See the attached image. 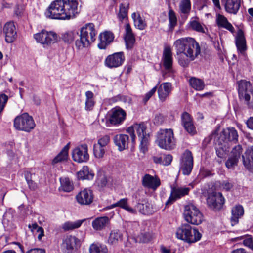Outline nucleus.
Returning <instances> with one entry per match:
<instances>
[{
	"label": "nucleus",
	"mask_w": 253,
	"mask_h": 253,
	"mask_svg": "<svg viewBox=\"0 0 253 253\" xmlns=\"http://www.w3.org/2000/svg\"><path fill=\"white\" fill-rule=\"evenodd\" d=\"M173 44L178 56V63L183 67H188L190 62L200 54V46L193 38H181L176 40Z\"/></svg>",
	"instance_id": "obj_1"
},
{
	"label": "nucleus",
	"mask_w": 253,
	"mask_h": 253,
	"mask_svg": "<svg viewBox=\"0 0 253 253\" xmlns=\"http://www.w3.org/2000/svg\"><path fill=\"white\" fill-rule=\"evenodd\" d=\"M77 0H56L52 2L45 12L48 18L69 20L78 13Z\"/></svg>",
	"instance_id": "obj_2"
},
{
	"label": "nucleus",
	"mask_w": 253,
	"mask_h": 253,
	"mask_svg": "<svg viewBox=\"0 0 253 253\" xmlns=\"http://www.w3.org/2000/svg\"><path fill=\"white\" fill-rule=\"evenodd\" d=\"M146 125L144 123H141L134 124L126 129V132L130 135L132 145L135 143L136 136L134 132L136 131L140 142V150L143 153L147 151L150 142V134L146 132Z\"/></svg>",
	"instance_id": "obj_3"
},
{
	"label": "nucleus",
	"mask_w": 253,
	"mask_h": 253,
	"mask_svg": "<svg viewBox=\"0 0 253 253\" xmlns=\"http://www.w3.org/2000/svg\"><path fill=\"white\" fill-rule=\"evenodd\" d=\"M178 239L188 243H194L199 241L202 234L196 228H192L188 223L182 224L179 227L176 233Z\"/></svg>",
	"instance_id": "obj_4"
},
{
	"label": "nucleus",
	"mask_w": 253,
	"mask_h": 253,
	"mask_svg": "<svg viewBox=\"0 0 253 253\" xmlns=\"http://www.w3.org/2000/svg\"><path fill=\"white\" fill-rule=\"evenodd\" d=\"M156 142L162 149L168 150L173 149L176 144L173 130L171 128L160 129L157 133Z\"/></svg>",
	"instance_id": "obj_5"
},
{
	"label": "nucleus",
	"mask_w": 253,
	"mask_h": 253,
	"mask_svg": "<svg viewBox=\"0 0 253 253\" xmlns=\"http://www.w3.org/2000/svg\"><path fill=\"white\" fill-rule=\"evenodd\" d=\"M183 215L185 221L193 225H198L204 220L203 214L193 203L185 206Z\"/></svg>",
	"instance_id": "obj_6"
},
{
	"label": "nucleus",
	"mask_w": 253,
	"mask_h": 253,
	"mask_svg": "<svg viewBox=\"0 0 253 253\" xmlns=\"http://www.w3.org/2000/svg\"><path fill=\"white\" fill-rule=\"evenodd\" d=\"M32 117L27 113L17 116L14 120V126L16 129L27 132H30L35 126Z\"/></svg>",
	"instance_id": "obj_7"
},
{
	"label": "nucleus",
	"mask_w": 253,
	"mask_h": 253,
	"mask_svg": "<svg viewBox=\"0 0 253 253\" xmlns=\"http://www.w3.org/2000/svg\"><path fill=\"white\" fill-rule=\"evenodd\" d=\"M34 37L37 42L46 47L57 41V35L53 31H47L45 30L34 34Z\"/></svg>",
	"instance_id": "obj_8"
},
{
	"label": "nucleus",
	"mask_w": 253,
	"mask_h": 253,
	"mask_svg": "<svg viewBox=\"0 0 253 253\" xmlns=\"http://www.w3.org/2000/svg\"><path fill=\"white\" fill-rule=\"evenodd\" d=\"M225 199L220 192L215 191L209 193L207 203L209 208L214 211H218L223 208Z\"/></svg>",
	"instance_id": "obj_9"
},
{
	"label": "nucleus",
	"mask_w": 253,
	"mask_h": 253,
	"mask_svg": "<svg viewBox=\"0 0 253 253\" xmlns=\"http://www.w3.org/2000/svg\"><path fill=\"white\" fill-rule=\"evenodd\" d=\"M194 160L192 152L186 149L180 159V169L185 175H189L193 169Z\"/></svg>",
	"instance_id": "obj_10"
},
{
	"label": "nucleus",
	"mask_w": 253,
	"mask_h": 253,
	"mask_svg": "<svg viewBox=\"0 0 253 253\" xmlns=\"http://www.w3.org/2000/svg\"><path fill=\"white\" fill-rule=\"evenodd\" d=\"M170 195L166 202V206H169L173 203L176 200L187 195L190 191V188L179 187L177 185H171Z\"/></svg>",
	"instance_id": "obj_11"
},
{
	"label": "nucleus",
	"mask_w": 253,
	"mask_h": 253,
	"mask_svg": "<svg viewBox=\"0 0 253 253\" xmlns=\"http://www.w3.org/2000/svg\"><path fill=\"white\" fill-rule=\"evenodd\" d=\"M126 113L125 110L119 107H116L111 110V114L107 120V126H118L121 124L125 120Z\"/></svg>",
	"instance_id": "obj_12"
},
{
	"label": "nucleus",
	"mask_w": 253,
	"mask_h": 253,
	"mask_svg": "<svg viewBox=\"0 0 253 253\" xmlns=\"http://www.w3.org/2000/svg\"><path fill=\"white\" fill-rule=\"evenodd\" d=\"M238 134L234 127H227L224 129L220 134L217 140L229 146V143H236L238 142Z\"/></svg>",
	"instance_id": "obj_13"
},
{
	"label": "nucleus",
	"mask_w": 253,
	"mask_h": 253,
	"mask_svg": "<svg viewBox=\"0 0 253 253\" xmlns=\"http://www.w3.org/2000/svg\"><path fill=\"white\" fill-rule=\"evenodd\" d=\"M72 158L78 163L87 162L89 158L87 144H83L78 146L72 151Z\"/></svg>",
	"instance_id": "obj_14"
},
{
	"label": "nucleus",
	"mask_w": 253,
	"mask_h": 253,
	"mask_svg": "<svg viewBox=\"0 0 253 253\" xmlns=\"http://www.w3.org/2000/svg\"><path fill=\"white\" fill-rule=\"evenodd\" d=\"M125 60L123 52H118L108 55L104 61L105 65L109 68L119 67L123 65Z\"/></svg>",
	"instance_id": "obj_15"
},
{
	"label": "nucleus",
	"mask_w": 253,
	"mask_h": 253,
	"mask_svg": "<svg viewBox=\"0 0 253 253\" xmlns=\"http://www.w3.org/2000/svg\"><path fill=\"white\" fill-rule=\"evenodd\" d=\"M243 149L240 145L235 146L231 152L230 155L225 163L226 167L233 169L238 165L239 160L242 154Z\"/></svg>",
	"instance_id": "obj_16"
},
{
	"label": "nucleus",
	"mask_w": 253,
	"mask_h": 253,
	"mask_svg": "<svg viewBox=\"0 0 253 253\" xmlns=\"http://www.w3.org/2000/svg\"><path fill=\"white\" fill-rule=\"evenodd\" d=\"M157 92L159 101L161 102H165L171 94L173 87L171 84L169 82H165L157 86Z\"/></svg>",
	"instance_id": "obj_17"
},
{
	"label": "nucleus",
	"mask_w": 253,
	"mask_h": 253,
	"mask_svg": "<svg viewBox=\"0 0 253 253\" xmlns=\"http://www.w3.org/2000/svg\"><path fill=\"white\" fill-rule=\"evenodd\" d=\"M5 42L7 43L13 42L17 38V31L13 22L6 23L3 27Z\"/></svg>",
	"instance_id": "obj_18"
},
{
	"label": "nucleus",
	"mask_w": 253,
	"mask_h": 253,
	"mask_svg": "<svg viewBox=\"0 0 253 253\" xmlns=\"http://www.w3.org/2000/svg\"><path fill=\"white\" fill-rule=\"evenodd\" d=\"M76 199L79 204L88 205L93 201V195L92 191L90 189L85 188L76 195Z\"/></svg>",
	"instance_id": "obj_19"
},
{
	"label": "nucleus",
	"mask_w": 253,
	"mask_h": 253,
	"mask_svg": "<svg viewBox=\"0 0 253 253\" xmlns=\"http://www.w3.org/2000/svg\"><path fill=\"white\" fill-rule=\"evenodd\" d=\"M125 29L124 40L126 47L127 50H131L133 48L135 43V37L132 32V30L129 23H126V24Z\"/></svg>",
	"instance_id": "obj_20"
},
{
	"label": "nucleus",
	"mask_w": 253,
	"mask_h": 253,
	"mask_svg": "<svg viewBox=\"0 0 253 253\" xmlns=\"http://www.w3.org/2000/svg\"><path fill=\"white\" fill-rule=\"evenodd\" d=\"M181 119L182 125L185 130L191 135L195 134L196 133V127L191 115L187 112H184L181 114Z\"/></svg>",
	"instance_id": "obj_21"
},
{
	"label": "nucleus",
	"mask_w": 253,
	"mask_h": 253,
	"mask_svg": "<svg viewBox=\"0 0 253 253\" xmlns=\"http://www.w3.org/2000/svg\"><path fill=\"white\" fill-rule=\"evenodd\" d=\"M162 61L165 69L169 73H172L173 58L172 52L169 47L164 49Z\"/></svg>",
	"instance_id": "obj_22"
},
{
	"label": "nucleus",
	"mask_w": 253,
	"mask_h": 253,
	"mask_svg": "<svg viewBox=\"0 0 253 253\" xmlns=\"http://www.w3.org/2000/svg\"><path fill=\"white\" fill-rule=\"evenodd\" d=\"M238 95L240 99H244L245 101L250 100V95L248 93V90L251 86L250 82L241 80L238 82Z\"/></svg>",
	"instance_id": "obj_23"
},
{
	"label": "nucleus",
	"mask_w": 253,
	"mask_h": 253,
	"mask_svg": "<svg viewBox=\"0 0 253 253\" xmlns=\"http://www.w3.org/2000/svg\"><path fill=\"white\" fill-rule=\"evenodd\" d=\"M63 246L67 249L68 253H71L73 250H78L81 245L80 239L74 236H68L63 241Z\"/></svg>",
	"instance_id": "obj_24"
},
{
	"label": "nucleus",
	"mask_w": 253,
	"mask_h": 253,
	"mask_svg": "<svg viewBox=\"0 0 253 253\" xmlns=\"http://www.w3.org/2000/svg\"><path fill=\"white\" fill-rule=\"evenodd\" d=\"M80 33L82 36H84V34H85V37L88 40L89 42L91 44L95 40L97 32L95 29L94 25L92 23H89L81 28Z\"/></svg>",
	"instance_id": "obj_25"
},
{
	"label": "nucleus",
	"mask_w": 253,
	"mask_h": 253,
	"mask_svg": "<svg viewBox=\"0 0 253 253\" xmlns=\"http://www.w3.org/2000/svg\"><path fill=\"white\" fill-rule=\"evenodd\" d=\"M114 34L108 31H104L99 35L100 42L98 44V47L100 49H105L113 41Z\"/></svg>",
	"instance_id": "obj_26"
},
{
	"label": "nucleus",
	"mask_w": 253,
	"mask_h": 253,
	"mask_svg": "<svg viewBox=\"0 0 253 253\" xmlns=\"http://www.w3.org/2000/svg\"><path fill=\"white\" fill-rule=\"evenodd\" d=\"M142 185L145 188L155 190L160 186V180L149 174H146L142 178Z\"/></svg>",
	"instance_id": "obj_27"
},
{
	"label": "nucleus",
	"mask_w": 253,
	"mask_h": 253,
	"mask_svg": "<svg viewBox=\"0 0 253 253\" xmlns=\"http://www.w3.org/2000/svg\"><path fill=\"white\" fill-rule=\"evenodd\" d=\"M115 145L118 147L119 151H122L128 148L129 142L128 135L124 134L116 135L113 138Z\"/></svg>",
	"instance_id": "obj_28"
},
{
	"label": "nucleus",
	"mask_w": 253,
	"mask_h": 253,
	"mask_svg": "<svg viewBox=\"0 0 253 253\" xmlns=\"http://www.w3.org/2000/svg\"><path fill=\"white\" fill-rule=\"evenodd\" d=\"M242 156L244 166L249 170H253V146L249 147Z\"/></svg>",
	"instance_id": "obj_29"
},
{
	"label": "nucleus",
	"mask_w": 253,
	"mask_h": 253,
	"mask_svg": "<svg viewBox=\"0 0 253 253\" xmlns=\"http://www.w3.org/2000/svg\"><path fill=\"white\" fill-rule=\"evenodd\" d=\"M241 6V0H226L224 7L225 11L229 13L236 15Z\"/></svg>",
	"instance_id": "obj_30"
},
{
	"label": "nucleus",
	"mask_w": 253,
	"mask_h": 253,
	"mask_svg": "<svg viewBox=\"0 0 253 253\" xmlns=\"http://www.w3.org/2000/svg\"><path fill=\"white\" fill-rule=\"evenodd\" d=\"M215 22L218 28H225L232 33L234 32V28L224 15L220 14H216Z\"/></svg>",
	"instance_id": "obj_31"
},
{
	"label": "nucleus",
	"mask_w": 253,
	"mask_h": 253,
	"mask_svg": "<svg viewBox=\"0 0 253 253\" xmlns=\"http://www.w3.org/2000/svg\"><path fill=\"white\" fill-rule=\"evenodd\" d=\"M244 210L242 206L240 205H236L231 210V217L230 221L232 226H234L238 223L239 219L244 214Z\"/></svg>",
	"instance_id": "obj_32"
},
{
	"label": "nucleus",
	"mask_w": 253,
	"mask_h": 253,
	"mask_svg": "<svg viewBox=\"0 0 253 253\" xmlns=\"http://www.w3.org/2000/svg\"><path fill=\"white\" fill-rule=\"evenodd\" d=\"M236 45L238 50L241 53H244L247 49L246 42L244 33L240 30L236 37Z\"/></svg>",
	"instance_id": "obj_33"
},
{
	"label": "nucleus",
	"mask_w": 253,
	"mask_h": 253,
	"mask_svg": "<svg viewBox=\"0 0 253 253\" xmlns=\"http://www.w3.org/2000/svg\"><path fill=\"white\" fill-rule=\"evenodd\" d=\"M131 17L133 20L134 26L136 28L143 30L147 26V24L145 20L142 17L138 12H134L131 15Z\"/></svg>",
	"instance_id": "obj_34"
},
{
	"label": "nucleus",
	"mask_w": 253,
	"mask_h": 253,
	"mask_svg": "<svg viewBox=\"0 0 253 253\" xmlns=\"http://www.w3.org/2000/svg\"><path fill=\"white\" fill-rule=\"evenodd\" d=\"M60 186L59 187V191L70 192L74 189L73 181L67 177H60L59 179Z\"/></svg>",
	"instance_id": "obj_35"
},
{
	"label": "nucleus",
	"mask_w": 253,
	"mask_h": 253,
	"mask_svg": "<svg viewBox=\"0 0 253 253\" xmlns=\"http://www.w3.org/2000/svg\"><path fill=\"white\" fill-rule=\"evenodd\" d=\"M109 222V218L107 216L97 217L92 221V226L95 230H101L106 226Z\"/></svg>",
	"instance_id": "obj_36"
},
{
	"label": "nucleus",
	"mask_w": 253,
	"mask_h": 253,
	"mask_svg": "<svg viewBox=\"0 0 253 253\" xmlns=\"http://www.w3.org/2000/svg\"><path fill=\"white\" fill-rule=\"evenodd\" d=\"M123 239V234L118 229H114L111 231L108 240L109 244L113 245L117 244Z\"/></svg>",
	"instance_id": "obj_37"
},
{
	"label": "nucleus",
	"mask_w": 253,
	"mask_h": 253,
	"mask_svg": "<svg viewBox=\"0 0 253 253\" xmlns=\"http://www.w3.org/2000/svg\"><path fill=\"white\" fill-rule=\"evenodd\" d=\"M85 220V219L78 220L75 221H67L62 225V228L64 231L73 230L81 227L83 222Z\"/></svg>",
	"instance_id": "obj_38"
},
{
	"label": "nucleus",
	"mask_w": 253,
	"mask_h": 253,
	"mask_svg": "<svg viewBox=\"0 0 253 253\" xmlns=\"http://www.w3.org/2000/svg\"><path fill=\"white\" fill-rule=\"evenodd\" d=\"M77 176L79 179L91 180L93 179L94 174L91 171H89L88 166H84L83 167L82 169L78 172Z\"/></svg>",
	"instance_id": "obj_39"
},
{
	"label": "nucleus",
	"mask_w": 253,
	"mask_h": 253,
	"mask_svg": "<svg viewBox=\"0 0 253 253\" xmlns=\"http://www.w3.org/2000/svg\"><path fill=\"white\" fill-rule=\"evenodd\" d=\"M216 155L220 158H224L226 157L227 152L228 151L229 146L218 140L216 141Z\"/></svg>",
	"instance_id": "obj_40"
},
{
	"label": "nucleus",
	"mask_w": 253,
	"mask_h": 253,
	"mask_svg": "<svg viewBox=\"0 0 253 253\" xmlns=\"http://www.w3.org/2000/svg\"><path fill=\"white\" fill-rule=\"evenodd\" d=\"M111 207L112 208L116 207H120L131 213H135L136 212L135 210L128 206L127 198H122L120 199L117 202L112 204Z\"/></svg>",
	"instance_id": "obj_41"
},
{
	"label": "nucleus",
	"mask_w": 253,
	"mask_h": 253,
	"mask_svg": "<svg viewBox=\"0 0 253 253\" xmlns=\"http://www.w3.org/2000/svg\"><path fill=\"white\" fill-rule=\"evenodd\" d=\"M69 149V144L65 145L60 152L53 159L52 164H55L59 162L66 160L68 156V150Z\"/></svg>",
	"instance_id": "obj_42"
},
{
	"label": "nucleus",
	"mask_w": 253,
	"mask_h": 253,
	"mask_svg": "<svg viewBox=\"0 0 253 253\" xmlns=\"http://www.w3.org/2000/svg\"><path fill=\"white\" fill-rule=\"evenodd\" d=\"M179 12L186 17L189 15L191 9L190 0H181L179 5Z\"/></svg>",
	"instance_id": "obj_43"
},
{
	"label": "nucleus",
	"mask_w": 253,
	"mask_h": 253,
	"mask_svg": "<svg viewBox=\"0 0 253 253\" xmlns=\"http://www.w3.org/2000/svg\"><path fill=\"white\" fill-rule=\"evenodd\" d=\"M128 8L129 4H120L119 11L117 14V17L119 21L122 22L123 20H127Z\"/></svg>",
	"instance_id": "obj_44"
},
{
	"label": "nucleus",
	"mask_w": 253,
	"mask_h": 253,
	"mask_svg": "<svg viewBox=\"0 0 253 253\" xmlns=\"http://www.w3.org/2000/svg\"><path fill=\"white\" fill-rule=\"evenodd\" d=\"M85 109L86 111H91L95 104L94 100V94L91 91H87L85 93Z\"/></svg>",
	"instance_id": "obj_45"
},
{
	"label": "nucleus",
	"mask_w": 253,
	"mask_h": 253,
	"mask_svg": "<svg viewBox=\"0 0 253 253\" xmlns=\"http://www.w3.org/2000/svg\"><path fill=\"white\" fill-rule=\"evenodd\" d=\"M84 35H85V34H84ZM79 36V39H77L75 41V46L78 49H82L90 45V43L89 42L88 40H87L85 37V36H82L80 33Z\"/></svg>",
	"instance_id": "obj_46"
},
{
	"label": "nucleus",
	"mask_w": 253,
	"mask_h": 253,
	"mask_svg": "<svg viewBox=\"0 0 253 253\" xmlns=\"http://www.w3.org/2000/svg\"><path fill=\"white\" fill-rule=\"evenodd\" d=\"M189 82L191 86L198 91L203 90L205 87L204 82L202 80L196 78H191Z\"/></svg>",
	"instance_id": "obj_47"
},
{
	"label": "nucleus",
	"mask_w": 253,
	"mask_h": 253,
	"mask_svg": "<svg viewBox=\"0 0 253 253\" xmlns=\"http://www.w3.org/2000/svg\"><path fill=\"white\" fill-rule=\"evenodd\" d=\"M169 18V28L171 31H172L177 25V17L175 12L171 9H169L168 12Z\"/></svg>",
	"instance_id": "obj_48"
},
{
	"label": "nucleus",
	"mask_w": 253,
	"mask_h": 253,
	"mask_svg": "<svg viewBox=\"0 0 253 253\" xmlns=\"http://www.w3.org/2000/svg\"><path fill=\"white\" fill-rule=\"evenodd\" d=\"M79 34L76 31H68L62 36V40L68 43H71L75 39L78 37Z\"/></svg>",
	"instance_id": "obj_49"
},
{
	"label": "nucleus",
	"mask_w": 253,
	"mask_h": 253,
	"mask_svg": "<svg viewBox=\"0 0 253 253\" xmlns=\"http://www.w3.org/2000/svg\"><path fill=\"white\" fill-rule=\"evenodd\" d=\"M190 27L196 32L205 33V30L204 27L202 26L201 24L198 21L192 20L190 21L189 23Z\"/></svg>",
	"instance_id": "obj_50"
},
{
	"label": "nucleus",
	"mask_w": 253,
	"mask_h": 253,
	"mask_svg": "<svg viewBox=\"0 0 253 253\" xmlns=\"http://www.w3.org/2000/svg\"><path fill=\"white\" fill-rule=\"evenodd\" d=\"M93 154L96 158H102L105 154L104 147L97 144L93 145Z\"/></svg>",
	"instance_id": "obj_51"
},
{
	"label": "nucleus",
	"mask_w": 253,
	"mask_h": 253,
	"mask_svg": "<svg viewBox=\"0 0 253 253\" xmlns=\"http://www.w3.org/2000/svg\"><path fill=\"white\" fill-rule=\"evenodd\" d=\"M25 178L28 185L29 188L32 190H35L37 188V185L32 180V174L30 172H25L24 173Z\"/></svg>",
	"instance_id": "obj_52"
},
{
	"label": "nucleus",
	"mask_w": 253,
	"mask_h": 253,
	"mask_svg": "<svg viewBox=\"0 0 253 253\" xmlns=\"http://www.w3.org/2000/svg\"><path fill=\"white\" fill-rule=\"evenodd\" d=\"M137 208L139 212L143 214H148L150 213V206L148 203H138L137 205Z\"/></svg>",
	"instance_id": "obj_53"
},
{
	"label": "nucleus",
	"mask_w": 253,
	"mask_h": 253,
	"mask_svg": "<svg viewBox=\"0 0 253 253\" xmlns=\"http://www.w3.org/2000/svg\"><path fill=\"white\" fill-rule=\"evenodd\" d=\"M110 141V136L108 135H105L100 136V137L98 139L97 144L105 147L109 144Z\"/></svg>",
	"instance_id": "obj_54"
},
{
	"label": "nucleus",
	"mask_w": 253,
	"mask_h": 253,
	"mask_svg": "<svg viewBox=\"0 0 253 253\" xmlns=\"http://www.w3.org/2000/svg\"><path fill=\"white\" fill-rule=\"evenodd\" d=\"M8 100V97L7 95L1 93L0 94V114L3 111Z\"/></svg>",
	"instance_id": "obj_55"
},
{
	"label": "nucleus",
	"mask_w": 253,
	"mask_h": 253,
	"mask_svg": "<svg viewBox=\"0 0 253 253\" xmlns=\"http://www.w3.org/2000/svg\"><path fill=\"white\" fill-rule=\"evenodd\" d=\"M244 246L248 247L253 251V237L251 236H247L243 241Z\"/></svg>",
	"instance_id": "obj_56"
},
{
	"label": "nucleus",
	"mask_w": 253,
	"mask_h": 253,
	"mask_svg": "<svg viewBox=\"0 0 253 253\" xmlns=\"http://www.w3.org/2000/svg\"><path fill=\"white\" fill-rule=\"evenodd\" d=\"M220 187L226 191L230 190L233 187V184L229 180H223L220 184Z\"/></svg>",
	"instance_id": "obj_57"
},
{
	"label": "nucleus",
	"mask_w": 253,
	"mask_h": 253,
	"mask_svg": "<svg viewBox=\"0 0 253 253\" xmlns=\"http://www.w3.org/2000/svg\"><path fill=\"white\" fill-rule=\"evenodd\" d=\"M157 85H156L145 95L143 99V101L144 104H146L150 98L154 95L157 90Z\"/></svg>",
	"instance_id": "obj_58"
},
{
	"label": "nucleus",
	"mask_w": 253,
	"mask_h": 253,
	"mask_svg": "<svg viewBox=\"0 0 253 253\" xmlns=\"http://www.w3.org/2000/svg\"><path fill=\"white\" fill-rule=\"evenodd\" d=\"M152 238V234L150 232L141 233L140 235V239L141 241L143 243H147L150 241Z\"/></svg>",
	"instance_id": "obj_59"
},
{
	"label": "nucleus",
	"mask_w": 253,
	"mask_h": 253,
	"mask_svg": "<svg viewBox=\"0 0 253 253\" xmlns=\"http://www.w3.org/2000/svg\"><path fill=\"white\" fill-rule=\"evenodd\" d=\"M98 186L100 188L106 186L107 183V179L105 176H100L97 181Z\"/></svg>",
	"instance_id": "obj_60"
},
{
	"label": "nucleus",
	"mask_w": 253,
	"mask_h": 253,
	"mask_svg": "<svg viewBox=\"0 0 253 253\" xmlns=\"http://www.w3.org/2000/svg\"><path fill=\"white\" fill-rule=\"evenodd\" d=\"M165 118L164 115L161 114H157L155 116L154 121L155 123L157 124H161L165 121Z\"/></svg>",
	"instance_id": "obj_61"
},
{
	"label": "nucleus",
	"mask_w": 253,
	"mask_h": 253,
	"mask_svg": "<svg viewBox=\"0 0 253 253\" xmlns=\"http://www.w3.org/2000/svg\"><path fill=\"white\" fill-rule=\"evenodd\" d=\"M172 160V156L171 155H167L163 158V165L168 166L169 165Z\"/></svg>",
	"instance_id": "obj_62"
},
{
	"label": "nucleus",
	"mask_w": 253,
	"mask_h": 253,
	"mask_svg": "<svg viewBox=\"0 0 253 253\" xmlns=\"http://www.w3.org/2000/svg\"><path fill=\"white\" fill-rule=\"evenodd\" d=\"M247 127L253 130V117H249L245 122Z\"/></svg>",
	"instance_id": "obj_63"
},
{
	"label": "nucleus",
	"mask_w": 253,
	"mask_h": 253,
	"mask_svg": "<svg viewBox=\"0 0 253 253\" xmlns=\"http://www.w3.org/2000/svg\"><path fill=\"white\" fill-rule=\"evenodd\" d=\"M26 253H45V250L39 248L31 249L27 251Z\"/></svg>",
	"instance_id": "obj_64"
}]
</instances>
